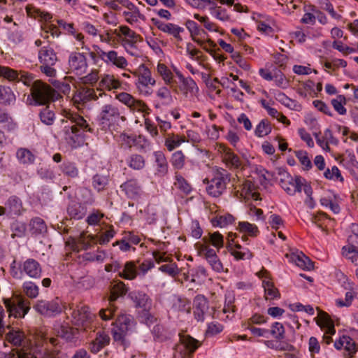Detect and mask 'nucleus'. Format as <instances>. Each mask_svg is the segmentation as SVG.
<instances>
[{"instance_id": "f257e3e1", "label": "nucleus", "mask_w": 358, "mask_h": 358, "mask_svg": "<svg viewBox=\"0 0 358 358\" xmlns=\"http://www.w3.org/2000/svg\"><path fill=\"white\" fill-rule=\"evenodd\" d=\"M65 119L61 120L62 131L66 142L76 146L81 136V131L93 132L92 129L84 117L72 111L66 112Z\"/></svg>"}, {"instance_id": "f03ea898", "label": "nucleus", "mask_w": 358, "mask_h": 358, "mask_svg": "<svg viewBox=\"0 0 358 358\" xmlns=\"http://www.w3.org/2000/svg\"><path fill=\"white\" fill-rule=\"evenodd\" d=\"M24 78V83L27 85H31L32 78L30 75L22 74L21 78ZM31 94L38 105H45L50 101L57 99L58 94L53 88L42 82L36 80L33 81L31 87Z\"/></svg>"}, {"instance_id": "7ed1b4c3", "label": "nucleus", "mask_w": 358, "mask_h": 358, "mask_svg": "<svg viewBox=\"0 0 358 358\" xmlns=\"http://www.w3.org/2000/svg\"><path fill=\"white\" fill-rule=\"evenodd\" d=\"M113 327L111 330L114 341L120 343L124 348L129 345L126 336L133 331L135 322L131 315H119L115 322L113 323Z\"/></svg>"}, {"instance_id": "20e7f679", "label": "nucleus", "mask_w": 358, "mask_h": 358, "mask_svg": "<svg viewBox=\"0 0 358 358\" xmlns=\"http://www.w3.org/2000/svg\"><path fill=\"white\" fill-rule=\"evenodd\" d=\"M284 178L280 180L282 188L289 195H294L296 192H301L302 190L306 195H311L313 189L311 186L306 180L300 177H292L288 173H284Z\"/></svg>"}, {"instance_id": "39448f33", "label": "nucleus", "mask_w": 358, "mask_h": 358, "mask_svg": "<svg viewBox=\"0 0 358 358\" xmlns=\"http://www.w3.org/2000/svg\"><path fill=\"white\" fill-rule=\"evenodd\" d=\"M228 181H229V174L222 168L215 169L213 178L210 181L207 178L203 180L204 183L208 184L206 187L208 193L214 197H218L223 193Z\"/></svg>"}, {"instance_id": "423d86ee", "label": "nucleus", "mask_w": 358, "mask_h": 358, "mask_svg": "<svg viewBox=\"0 0 358 358\" xmlns=\"http://www.w3.org/2000/svg\"><path fill=\"white\" fill-rule=\"evenodd\" d=\"M201 343L189 335H182L174 348L173 358H191Z\"/></svg>"}, {"instance_id": "0eeeda50", "label": "nucleus", "mask_w": 358, "mask_h": 358, "mask_svg": "<svg viewBox=\"0 0 358 358\" xmlns=\"http://www.w3.org/2000/svg\"><path fill=\"white\" fill-rule=\"evenodd\" d=\"M71 317L74 324L78 328L83 329L84 331L92 329L94 326L92 324L94 319V315L91 313L89 308L85 306H77L76 308L70 307L69 310H71Z\"/></svg>"}, {"instance_id": "6e6552de", "label": "nucleus", "mask_w": 358, "mask_h": 358, "mask_svg": "<svg viewBox=\"0 0 358 358\" xmlns=\"http://www.w3.org/2000/svg\"><path fill=\"white\" fill-rule=\"evenodd\" d=\"M99 120L100 123L104 127H110L115 124H117L120 120L124 122L126 118L122 115L119 108L113 103H106L101 106L99 113Z\"/></svg>"}, {"instance_id": "1a4fd4ad", "label": "nucleus", "mask_w": 358, "mask_h": 358, "mask_svg": "<svg viewBox=\"0 0 358 358\" xmlns=\"http://www.w3.org/2000/svg\"><path fill=\"white\" fill-rule=\"evenodd\" d=\"M4 304L9 315L15 318L24 317L30 309V301L21 295L15 296L12 301L5 299Z\"/></svg>"}, {"instance_id": "9d476101", "label": "nucleus", "mask_w": 358, "mask_h": 358, "mask_svg": "<svg viewBox=\"0 0 358 358\" xmlns=\"http://www.w3.org/2000/svg\"><path fill=\"white\" fill-rule=\"evenodd\" d=\"M33 308L41 315L54 317L61 313L63 308L61 301L58 298H56L51 301L38 300L34 305Z\"/></svg>"}, {"instance_id": "9b49d317", "label": "nucleus", "mask_w": 358, "mask_h": 358, "mask_svg": "<svg viewBox=\"0 0 358 358\" xmlns=\"http://www.w3.org/2000/svg\"><path fill=\"white\" fill-rule=\"evenodd\" d=\"M119 31L118 32L115 29L114 34L120 38L122 45L127 52H129V48H136L137 43L141 40L140 35L127 26H120Z\"/></svg>"}, {"instance_id": "f8f14e48", "label": "nucleus", "mask_w": 358, "mask_h": 358, "mask_svg": "<svg viewBox=\"0 0 358 358\" xmlns=\"http://www.w3.org/2000/svg\"><path fill=\"white\" fill-rule=\"evenodd\" d=\"M68 66L70 73L82 76L85 73L87 69V59L83 53L71 52L69 57Z\"/></svg>"}, {"instance_id": "ddd939ff", "label": "nucleus", "mask_w": 358, "mask_h": 358, "mask_svg": "<svg viewBox=\"0 0 358 358\" xmlns=\"http://www.w3.org/2000/svg\"><path fill=\"white\" fill-rule=\"evenodd\" d=\"M317 324L322 328H325V334L322 337V343L329 345L332 342L331 335L336 332L334 324L327 313L318 309Z\"/></svg>"}, {"instance_id": "4468645a", "label": "nucleus", "mask_w": 358, "mask_h": 358, "mask_svg": "<svg viewBox=\"0 0 358 358\" xmlns=\"http://www.w3.org/2000/svg\"><path fill=\"white\" fill-rule=\"evenodd\" d=\"M151 20L153 24L161 31L172 36L179 41H182L180 33L184 31L182 27L173 23L164 22L157 18H152Z\"/></svg>"}, {"instance_id": "2eb2a0df", "label": "nucleus", "mask_w": 358, "mask_h": 358, "mask_svg": "<svg viewBox=\"0 0 358 358\" xmlns=\"http://www.w3.org/2000/svg\"><path fill=\"white\" fill-rule=\"evenodd\" d=\"M194 316L198 322H203L208 315L209 306L207 299L203 295H197L193 301Z\"/></svg>"}, {"instance_id": "dca6fc26", "label": "nucleus", "mask_w": 358, "mask_h": 358, "mask_svg": "<svg viewBox=\"0 0 358 358\" xmlns=\"http://www.w3.org/2000/svg\"><path fill=\"white\" fill-rule=\"evenodd\" d=\"M120 190L131 199H136L142 194V187L136 179H129L120 185Z\"/></svg>"}, {"instance_id": "f3484780", "label": "nucleus", "mask_w": 358, "mask_h": 358, "mask_svg": "<svg viewBox=\"0 0 358 358\" xmlns=\"http://www.w3.org/2000/svg\"><path fill=\"white\" fill-rule=\"evenodd\" d=\"M22 272L31 278H40L42 269L40 264L35 259L29 258L25 260L19 267Z\"/></svg>"}, {"instance_id": "a211bd4d", "label": "nucleus", "mask_w": 358, "mask_h": 358, "mask_svg": "<svg viewBox=\"0 0 358 358\" xmlns=\"http://www.w3.org/2000/svg\"><path fill=\"white\" fill-rule=\"evenodd\" d=\"M110 341V338L108 334L102 330H99L96 333L95 338L90 343L89 350L92 353L96 354L108 345Z\"/></svg>"}, {"instance_id": "6ab92c4d", "label": "nucleus", "mask_w": 358, "mask_h": 358, "mask_svg": "<svg viewBox=\"0 0 358 358\" xmlns=\"http://www.w3.org/2000/svg\"><path fill=\"white\" fill-rule=\"evenodd\" d=\"M94 89L92 88H80L77 90L73 96V100L75 103H85L92 100H97L99 97Z\"/></svg>"}, {"instance_id": "aec40b11", "label": "nucleus", "mask_w": 358, "mask_h": 358, "mask_svg": "<svg viewBox=\"0 0 358 358\" xmlns=\"http://www.w3.org/2000/svg\"><path fill=\"white\" fill-rule=\"evenodd\" d=\"M99 87L96 89L99 96H102L105 94L102 91L106 90L108 91L117 90L121 87L120 81L115 78L113 75H104L99 83Z\"/></svg>"}, {"instance_id": "412c9836", "label": "nucleus", "mask_w": 358, "mask_h": 358, "mask_svg": "<svg viewBox=\"0 0 358 358\" xmlns=\"http://www.w3.org/2000/svg\"><path fill=\"white\" fill-rule=\"evenodd\" d=\"M178 90L185 97L193 96L199 91L196 83L190 77L182 78V80L180 81Z\"/></svg>"}, {"instance_id": "4be33fe9", "label": "nucleus", "mask_w": 358, "mask_h": 358, "mask_svg": "<svg viewBox=\"0 0 358 358\" xmlns=\"http://www.w3.org/2000/svg\"><path fill=\"white\" fill-rule=\"evenodd\" d=\"M7 329L9 331L6 334V340L13 345L25 347L27 340L24 334L19 329H10L8 326Z\"/></svg>"}, {"instance_id": "5701e85b", "label": "nucleus", "mask_w": 358, "mask_h": 358, "mask_svg": "<svg viewBox=\"0 0 358 358\" xmlns=\"http://www.w3.org/2000/svg\"><path fill=\"white\" fill-rule=\"evenodd\" d=\"M29 232L32 236H43L47 232V226L43 219L38 217L32 218L29 223Z\"/></svg>"}, {"instance_id": "b1692460", "label": "nucleus", "mask_w": 358, "mask_h": 358, "mask_svg": "<svg viewBox=\"0 0 358 358\" xmlns=\"http://www.w3.org/2000/svg\"><path fill=\"white\" fill-rule=\"evenodd\" d=\"M129 296L136 307L143 308V310H148L151 306V300L148 296L139 291H134L129 294Z\"/></svg>"}, {"instance_id": "393cba45", "label": "nucleus", "mask_w": 358, "mask_h": 358, "mask_svg": "<svg viewBox=\"0 0 358 358\" xmlns=\"http://www.w3.org/2000/svg\"><path fill=\"white\" fill-rule=\"evenodd\" d=\"M222 161L226 166L230 169H239L241 166V161L238 155L227 148L223 150Z\"/></svg>"}, {"instance_id": "a878e982", "label": "nucleus", "mask_w": 358, "mask_h": 358, "mask_svg": "<svg viewBox=\"0 0 358 358\" xmlns=\"http://www.w3.org/2000/svg\"><path fill=\"white\" fill-rule=\"evenodd\" d=\"M164 145L169 151H173L186 141L184 136L175 134L174 133L164 134Z\"/></svg>"}, {"instance_id": "bb28decb", "label": "nucleus", "mask_w": 358, "mask_h": 358, "mask_svg": "<svg viewBox=\"0 0 358 358\" xmlns=\"http://www.w3.org/2000/svg\"><path fill=\"white\" fill-rule=\"evenodd\" d=\"M156 165L155 174L159 176H164L168 173L169 165L165 155L162 151H156L153 153Z\"/></svg>"}, {"instance_id": "cd10ccee", "label": "nucleus", "mask_w": 358, "mask_h": 358, "mask_svg": "<svg viewBox=\"0 0 358 358\" xmlns=\"http://www.w3.org/2000/svg\"><path fill=\"white\" fill-rule=\"evenodd\" d=\"M96 241V237L92 235H86L82 233L73 243V250L79 252L80 250H87L92 245V243Z\"/></svg>"}, {"instance_id": "c85d7f7f", "label": "nucleus", "mask_w": 358, "mask_h": 358, "mask_svg": "<svg viewBox=\"0 0 358 358\" xmlns=\"http://www.w3.org/2000/svg\"><path fill=\"white\" fill-rule=\"evenodd\" d=\"M268 272L265 269H262L258 273L259 277L261 278H266L264 280H263L262 285L264 288L265 294L266 295V298H268L270 299H273L274 298L278 297V291L277 289H275L273 286V284L272 282H271L267 277Z\"/></svg>"}, {"instance_id": "c756f323", "label": "nucleus", "mask_w": 358, "mask_h": 358, "mask_svg": "<svg viewBox=\"0 0 358 358\" xmlns=\"http://www.w3.org/2000/svg\"><path fill=\"white\" fill-rule=\"evenodd\" d=\"M38 59L41 64L55 65L57 57L53 49L43 47L38 52Z\"/></svg>"}, {"instance_id": "7c9ffc66", "label": "nucleus", "mask_w": 358, "mask_h": 358, "mask_svg": "<svg viewBox=\"0 0 358 358\" xmlns=\"http://www.w3.org/2000/svg\"><path fill=\"white\" fill-rule=\"evenodd\" d=\"M57 334L68 342H74L78 338V328H73L68 324H62Z\"/></svg>"}, {"instance_id": "2f4dec72", "label": "nucleus", "mask_w": 358, "mask_h": 358, "mask_svg": "<svg viewBox=\"0 0 358 358\" xmlns=\"http://www.w3.org/2000/svg\"><path fill=\"white\" fill-rule=\"evenodd\" d=\"M7 213L10 215H19L22 210V204L20 199L16 196L10 197L6 202Z\"/></svg>"}, {"instance_id": "473e14b6", "label": "nucleus", "mask_w": 358, "mask_h": 358, "mask_svg": "<svg viewBox=\"0 0 358 358\" xmlns=\"http://www.w3.org/2000/svg\"><path fill=\"white\" fill-rule=\"evenodd\" d=\"M155 80L152 78L151 72L145 66H142L140 68V74L138 78L137 85H141L142 86L146 87L149 85H155Z\"/></svg>"}, {"instance_id": "72a5a7b5", "label": "nucleus", "mask_w": 358, "mask_h": 358, "mask_svg": "<svg viewBox=\"0 0 358 358\" xmlns=\"http://www.w3.org/2000/svg\"><path fill=\"white\" fill-rule=\"evenodd\" d=\"M157 70L158 73L162 76V79L164 80V83L166 85H169L171 86V88H173V90L176 92H177V88L174 87L173 85V75L170 69H168V67L164 64H158Z\"/></svg>"}, {"instance_id": "f704fd0d", "label": "nucleus", "mask_w": 358, "mask_h": 358, "mask_svg": "<svg viewBox=\"0 0 358 358\" xmlns=\"http://www.w3.org/2000/svg\"><path fill=\"white\" fill-rule=\"evenodd\" d=\"M15 101V96L9 87L0 85V103L10 105Z\"/></svg>"}, {"instance_id": "c9c22d12", "label": "nucleus", "mask_w": 358, "mask_h": 358, "mask_svg": "<svg viewBox=\"0 0 358 358\" xmlns=\"http://www.w3.org/2000/svg\"><path fill=\"white\" fill-rule=\"evenodd\" d=\"M27 13L29 17L38 19L40 21L50 22L52 18V15L50 13L41 10L34 7H27Z\"/></svg>"}, {"instance_id": "e433bc0d", "label": "nucleus", "mask_w": 358, "mask_h": 358, "mask_svg": "<svg viewBox=\"0 0 358 358\" xmlns=\"http://www.w3.org/2000/svg\"><path fill=\"white\" fill-rule=\"evenodd\" d=\"M106 63H110L121 69H124L128 64L127 59L122 56H119L114 50L108 52Z\"/></svg>"}, {"instance_id": "4c0bfd02", "label": "nucleus", "mask_w": 358, "mask_h": 358, "mask_svg": "<svg viewBox=\"0 0 358 358\" xmlns=\"http://www.w3.org/2000/svg\"><path fill=\"white\" fill-rule=\"evenodd\" d=\"M156 96L161 101L162 105L169 106L173 102L171 90L166 86L159 87L156 92Z\"/></svg>"}, {"instance_id": "58836bf2", "label": "nucleus", "mask_w": 358, "mask_h": 358, "mask_svg": "<svg viewBox=\"0 0 358 358\" xmlns=\"http://www.w3.org/2000/svg\"><path fill=\"white\" fill-rule=\"evenodd\" d=\"M127 164L129 167L134 170H141L145 166V160L140 155L132 154L127 159Z\"/></svg>"}, {"instance_id": "ea45409f", "label": "nucleus", "mask_w": 358, "mask_h": 358, "mask_svg": "<svg viewBox=\"0 0 358 358\" xmlns=\"http://www.w3.org/2000/svg\"><path fill=\"white\" fill-rule=\"evenodd\" d=\"M120 276L127 280H133L136 277V266L133 262H127L124 265L122 271H120Z\"/></svg>"}, {"instance_id": "a19ab883", "label": "nucleus", "mask_w": 358, "mask_h": 358, "mask_svg": "<svg viewBox=\"0 0 358 358\" xmlns=\"http://www.w3.org/2000/svg\"><path fill=\"white\" fill-rule=\"evenodd\" d=\"M67 210L69 216L75 220H80L85 215V208L78 203L70 204Z\"/></svg>"}, {"instance_id": "79ce46f5", "label": "nucleus", "mask_w": 358, "mask_h": 358, "mask_svg": "<svg viewBox=\"0 0 358 358\" xmlns=\"http://www.w3.org/2000/svg\"><path fill=\"white\" fill-rule=\"evenodd\" d=\"M62 172L67 177L76 178L79 175V170L76 164L71 162H64L61 166Z\"/></svg>"}, {"instance_id": "37998d69", "label": "nucleus", "mask_w": 358, "mask_h": 358, "mask_svg": "<svg viewBox=\"0 0 358 358\" xmlns=\"http://www.w3.org/2000/svg\"><path fill=\"white\" fill-rule=\"evenodd\" d=\"M275 99L278 101L283 104L285 106L292 110H299L300 105L294 100L290 99L286 94L282 92H278L275 94Z\"/></svg>"}, {"instance_id": "c03bdc74", "label": "nucleus", "mask_w": 358, "mask_h": 358, "mask_svg": "<svg viewBox=\"0 0 358 358\" xmlns=\"http://www.w3.org/2000/svg\"><path fill=\"white\" fill-rule=\"evenodd\" d=\"M343 255L350 260L355 265H358V250L353 245L344 246L342 248Z\"/></svg>"}, {"instance_id": "a18cd8bd", "label": "nucleus", "mask_w": 358, "mask_h": 358, "mask_svg": "<svg viewBox=\"0 0 358 358\" xmlns=\"http://www.w3.org/2000/svg\"><path fill=\"white\" fill-rule=\"evenodd\" d=\"M22 291L29 299H36L39 294L38 287L31 281H26L23 283Z\"/></svg>"}, {"instance_id": "49530a36", "label": "nucleus", "mask_w": 358, "mask_h": 358, "mask_svg": "<svg viewBox=\"0 0 358 358\" xmlns=\"http://www.w3.org/2000/svg\"><path fill=\"white\" fill-rule=\"evenodd\" d=\"M19 162L23 164H30L34 161V155L26 148H20L16 152Z\"/></svg>"}, {"instance_id": "de8ad7c7", "label": "nucleus", "mask_w": 358, "mask_h": 358, "mask_svg": "<svg viewBox=\"0 0 358 358\" xmlns=\"http://www.w3.org/2000/svg\"><path fill=\"white\" fill-rule=\"evenodd\" d=\"M0 358H36L31 352L21 349L13 350L9 352H0Z\"/></svg>"}, {"instance_id": "09e8293b", "label": "nucleus", "mask_w": 358, "mask_h": 358, "mask_svg": "<svg viewBox=\"0 0 358 358\" xmlns=\"http://www.w3.org/2000/svg\"><path fill=\"white\" fill-rule=\"evenodd\" d=\"M108 181V176L97 173L92 178V185L98 192H100L106 187Z\"/></svg>"}, {"instance_id": "8fccbe9b", "label": "nucleus", "mask_w": 358, "mask_h": 358, "mask_svg": "<svg viewBox=\"0 0 358 358\" xmlns=\"http://www.w3.org/2000/svg\"><path fill=\"white\" fill-rule=\"evenodd\" d=\"M41 121L46 125H52L54 123L55 115L48 106L43 108L39 113Z\"/></svg>"}, {"instance_id": "3c124183", "label": "nucleus", "mask_w": 358, "mask_h": 358, "mask_svg": "<svg viewBox=\"0 0 358 358\" xmlns=\"http://www.w3.org/2000/svg\"><path fill=\"white\" fill-rule=\"evenodd\" d=\"M334 110L339 115H345L347 113L346 108L344 105L346 104V99L343 95H338L336 99H334L331 101Z\"/></svg>"}, {"instance_id": "603ef678", "label": "nucleus", "mask_w": 358, "mask_h": 358, "mask_svg": "<svg viewBox=\"0 0 358 358\" xmlns=\"http://www.w3.org/2000/svg\"><path fill=\"white\" fill-rule=\"evenodd\" d=\"M238 228L241 232L247 234L251 236H257L259 234V229L255 224L248 222H240Z\"/></svg>"}, {"instance_id": "864d4df0", "label": "nucleus", "mask_w": 358, "mask_h": 358, "mask_svg": "<svg viewBox=\"0 0 358 358\" xmlns=\"http://www.w3.org/2000/svg\"><path fill=\"white\" fill-rule=\"evenodd\" d=\"M204 240L210 242L217 250L222 248L224 245L223 236L219 232L209 233L208 239L207 237H204Z\"/></svg>"}, {"instance_id": "5fc2aeb1", "label": "nucleus", "mask_w": 358, "mask_h": 358, "mask_svg": "<svg viewBox=\"0 0 358 358\" xmlns=\"http://www.w3.org/2000/svg\"><path fill=\"white\" fill-rule=\"evenodd\" d=\"M185 156L181 150L175 152L171 157V163L176 169H182L185 165Z\"/></svg>"}, {"instance_id": "6e6d98bb", "label": "nucleus", "mask_w": 358, "mask_h": 358, "mask_svg": "<svg viewBox=\"0 0 358 358\" xmlns=\"http://www.w3.org/2000/svg\"><path fill=\"white\" fill-rule=\"evenodd\" d=\"M271 131L270 123L266 120H262L256 127L255 134L258 137H263L268 135Z\"/></svg>"}, {"instance_id": "4d7b16f0", "label": "nucleus", "mask_w": 358, "mask_h": 358, "mask_svg": "<svg viewBox=\"0 0 358 358\" xmlns=\"http://www.w3.org/2000/svg\"><path fill=\"white\" fill-rule=\"evenodd\" d=\"M273 80L275 85L282 90L287 89L289 86V80L280 71H275L274 72Z\"/></svg>"}, {"instance_id": "13d9d810", "label": "nucleus", "mask_w": 358, "mask_h": 358, "mask_svg": "<svg viewBox=\"0 0 358 358\" xmlns=\"http://www.w3.org/2000/svg\"><path fill=\"white\" fill-rule=\"evenodd\" d=\"M173 308L178 311L190 313V302L185 298L178 297L175 301Z\"/></svg>"}, {"instance_id": "bf43d9fd", "label": "nucleus", "mask_w": 358, "mask_h": 358, "mask_svg": "<svg viewBox=\"0 0 358 358\" xmlns=\"http://www.w3.org/2000/svg\"><path fill=\"white\" fill-rule=\"evenodd\" d=\"M0 76L10 80H20L18 73L7 66H0Z\"/></svg>"}, {"instance_id": "052dcab7", "label": "nucleus", "mask_w": 358, "mask_h": 358, "mask_svg": "<svg viewBox=\"0 0 358 358\" xmlns=\"http://www.w3.org/2000/svg\"><path fill=\"white\" fill-rule=\"evenodd\" d=\"M285 331L283 325L277 322L272 324L271 329L269 330V334L278 341H280L285 338Z\"/></svg>"}, {"instance_id": "680f3d73", "label": "nucleus", "mask_w": 358, "mask_h": 358, "mask_svg": "<svg viewBox=\"0 0 358 358\" xmlns=\"http://www.w3.org/2000/svg\"><path fill=\"white\" fill-rule=\"evenodd\" d=\"M341 341L344 343L343 348L348 352L349 355L352 357L357 350L355 342L348 336H343Z\"/></svg>"}, {"instance_id": "e2e57ef3", "label": "nucleus", "mask_w": 358, "mask_h": 358, "mask_svg": "<svg viewBox=\"0 0 358 358\" xmlns=\"http://www.w3.org/2000/svg\"><path fill=\"white\" fill-rule=\"evenodd\" d=\"M294 261L299 267L303 269L310 270L313 268L311 260L303 254L296 256Z\"/></svg>"}, {"instance_id": "0e129e2a", "label": "nucleus", "mask_w": 358, "mask_h": 358, "mask_svg": "<svg viewBox=\"0 0 358 358\" xmlns=\"http://www.w3.org/2000/svg\"><path fill=\"white\" fill-rule=\"evenodd\" d=\"M176 180L174 185L176 188L180 189L185 194H188L191 192L190 185L185 180V178L180 174H176L175 176Z\"/></svg>"}, {"instance_id": "69168bd1", "label": "nucleus", "mask_w": 358, "mask_h": 358, "mask_svg": "<svg viewBox=\"0 0 358 358\" xmlns=\"http://www.w3.org/2000/svg\"><path fill=\"white\" fill-rule=\"evenodd\" d=\"M127 288L122 282H117L113 287L110 296V303L115 301L120 296L124 295L127 293Z\"/></svg>"}, {"instance_id": "338daca9", "label": "nucleus", "mask_w": 358, "mask_h": 358, "mask_svg": "<svg viewBox=\"0 0 358 358\" xmlns=\"http://www.w3.org/2000/svg\"><path fill=\"white\" fill-rule=\"evenodd\" d=\"M134 145L140 151L145 152L151 149L149 141L141 135L135 137Z\"/></svg>"}, {"instance_id": "774afa93", "label": "nucleus", "mask_w": 358, "mask_h": 358, "mask_svg": "<svg viewBox=\"0 0 358 358\" xmlns=\"http://www.w3.org/2000/svg\"><path fill=\"white\" fill-rule=\"evenodd\" d=\"M13 234L11 237H23L26 235L27 227L26 224L23 222H16L12 224Z\"/></svg>"}]
</instances>
